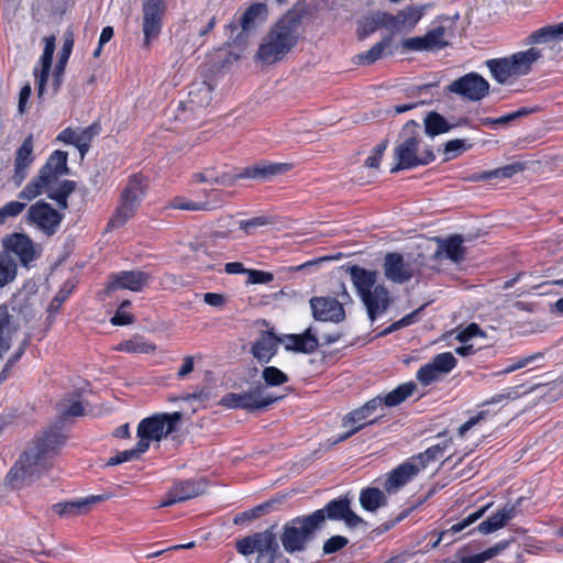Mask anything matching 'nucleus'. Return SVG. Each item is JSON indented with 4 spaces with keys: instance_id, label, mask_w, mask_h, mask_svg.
I'll return each instance as SVG.
<instances>
[{
    "instance_id": "obj_1",
    "label": "nucleus",
    "mask_w": 563,
    "mask_h": 563,
    "mask_svg": "<svg viewBox=\"0 0 563 563\" xmlns=\"http://www.w3.org/2000/svg\"><path fill=\"white\" fill-rule=\"evenodd\" d=\"M65 442V437L57 430H49L35 440L14 464L7 475L8 483L13 488H21L24 485L38 478L52 466V460L56 451Z\"/></svg>"
},
{
    "instance_id": "obj_2",
    "label": "nucleus",
    "mask_w": 563,
    "mask_h": 563,
    "mask_svg": "<svg viewBox=\"0 0 563 563\" xmlns=\"http://www.w3.org/2000/svg\"><path fill=\"white\" fill-rule=\"evenodd\" d=\"M69 168L67 166V153L64 151L53 152L45 165L42 166L37 177L31 180L18 195V197L25 201H31L43 192L55 200L59 208H68V196L76 189V183L73 180H63L56 186H53L58 177L68 175Z\"/></svg>"
},
{
    "instance_id": "obj_3",
    "label": "nucleus",
    "mask_w": 563,
    "mask_h": 563,
    "mask_svg": "<svg viewBox=\"0 0 563 563\" xmlns=\"http://www.w3.org/2000/svg\"><path fill=\"white\" fill-rule=\"evenodd\" d=\"M300 24L297 11L287 12L264 36L257 51L258 59L268 65L282 60L296 45Z\"/></svg>"
},
{
    "instance_id": "obj_4",
    "label": "nucleus",
    "mask_w": 563,
    "mask_h": 563,
    "mask_svg": "<svg viewBox=\"0 0 563 563\" xmlns=\"http://www.w3.org/2000/svg\"><path fill=\"white\" fill-rule=\"evenodd\" d=\"M347 272L366 308L368 318L374 322L377 316L384 313L391 302L388 289L383 284H377L378 273L376 271L353 265L347 268Z\"/></svg>"
},
{
    "instance_id": "obj_5",
    "label": "nucleus",
    "mask_w": 563,
    "mask_h": 563,
    "mask_svg": "<svg viewBox=\"0 0 563 563\" xmlns=\"http://www.w3.org/2000/svg\"><path fill=\"white\" fill-rule=\"evenodd\" d=\"M420 142L419 124L413 120L408 121L401 130L399 143L394 150L397 164L390 169L391 173L419 165H428L434 161L433 151L428 146L420 150Z\"/></svg>"
},
{
    "instance_id": "obj_6",
    "label": "nucleus",
    "mask_w": 563,
    "mask_h": 563,
    "mask_svg": "<svg viewBox=\"0 0 563 563\" xmlns=\"http://www.w3.org/2000/svg\"><path fill=\"white\" fill-rule=\"evenodd\" d=\"M322 528V515L312 512L287 521L279 534L280 543L288 554L302 553Z\"/></svg>"
},
{
    "instance_id": "obj_7",
    "label": "nucleus",
    "mask_w": 563,
    "mask_h": 563,
    "mask_svg": "<svg viewBox=\"0 0 563 563\" xmlns=\"http://www.w3.org/2000/svg\"><path fill=\"white\" fill-rule=\"evenodd\" d=\"M541 57V51L531 47L507 57L487 59L485 65L489 69L493 78L498 84L504 85L512 78L528 75L532 70L533 64Z\"/></svg>"
},
{
    "instance_id": "obj_8",
    "label": "nucleus",
    "mask_w": 563,
    "mask_h": 563,
    "mask_svg": "<svg viewBox=\"0 0 563 563\" xmlns=\"http://www.w3.org/2000/svg\"><path fill=\"white\" fill-rule=\"evenodd\" d=\"M146 189L147 183L143 176L135 174L129 178L121 194L120 205L108 223V229L121 228L134 216Z\"/></svg>"
},
{
    "instance_id": "obj_9",
    "label": "nucleus",
    "mask_w": 563,
    "mask_h": 563,
    "mask_svg": "<svg viewBox=\"0 0 563 563\" xmlns=\"http://www.w3.org/2000/svg\"><path fill=\"white\" fill-rule=\"evenodd\" d=\"M424 265L422 254L404 255L398 252L387 253L384 257L383 269L386 279L395 284H405L420 275Z\"/></svg>"
},
{
    "instance_id": "obj_10",
    "label": "nucleus",
    "mask_w": 563,
    "mask_h": 563,
    "mask_svg": "<svg viewBox=\"0 0 563 563\" xmlns=\"http://www.w3.org/2000/svg\"><path fill=\"white\" fill-rule=\"evenodd\" d=\"M181 419L183 413L179 411L157 413L143 419L137 426L139 442L145 443L144 449L147 451L152 441H161L176 432Z\"/></svg>"
},
{
    "instance_id": "obj_11",
    "label": "nucleus",
    "mask_w": 563,
    "mask_h": 563,
    "mask_svg": "<svg viewBox=\"0 0 563 563\" xmlns=\"http://www.w3.org/2000/svg\"><path fill=\"white\" fill-rule=\"evenodd\" d=\"M279 398L266 395L265 387L257 385L243 393H229L224 395L220 400V405L229 409H243L253 412L267 408Z\"/></svg>"
},
{
    "instance_id": "obj_12",
    "label": "nucleus",
    "mask_w": 563,
    "mask_h": 563,
    "mask_svg": "<svg viewBox=\"0 0 563 563\" xmlns=\"http://www.w3.org/2000/svg\"><path fill=\"white\" fill-rule=\"evenodd\" d=\"M489 82L477 73H468L453 80L446 90L466 101H481L489 95Z\"/></svg>"
},
{
    "instance_id": "obj_13",
    "label": "nucleus",
    "mask_w": 563,
    "mask_h": 563,
    "mask_svg": "<svg viewBox=\"0 0 563 563\" xmlns=\"http://www.w3.org/2000/svg\"><path fill=\"white\" fill-rule=\"evenodd\" d=\"M151 278L148 273L142 271H124L112 274L103 291L99 294V297L104 300V296L118 289H129L136 292L142 291L143 288L147 286Z\"/></svg>"
},
{
    "instance_id": "obj_14",
    "label": "nucleus",
    "mask_w": 563,
    "mask_h": 563,
    "mask_svg": "<svg viewBox=\"0 0 563 563\" xmlns=\"http://www.w3.org/2000/svg\"><path fill=\"white\" fill-rule=\"evenodd\" d=\"M26 220L45 234L53 235L57 231L63 216L49 203L37 201L29 208Z\"/></svg>"
},
{
    "instance_id": "obj_15",
    "label": "nucleus",
    "mask_w": 563,
    "mask_h": 563,
    "mask_svg": "<svg viewBox=\"0 0 563 563\" xmlns=\"http://www.w3.org/2000/svg\"><path fill=\"white\" fill-rule=\"evenodd\" d=\"M314 512L322 515V526L327 519L343 521L349 528L365 525V521L351 509V499L347 495L329 501L322 509Z\"/></svg>"
},
{
    "instance_id": "obj_16",
    "label": "nucleus",
    "mask_w": 563,
    "mask_h": 563,
    "mask_svg": "<svg viewBox=\"0 0 563 563\" xmlns=\"http://www.w3.org/2000/svg\"><path fill=\"white\" fill-rule=\"evenodd\" d=\"M165 10L166 4L164 0H144L142 26L144 45L146 47H148L151 42L161 33Z\"/></svg>"
},
{
    "instance_id": "obj_17",
    "label": "nucleus",
    "mask_w": 563,
    "mask_h": 563,
    "mask_svg": "<svg viewBox=\"0 0 563 563\" xmlns=\"http://www.w3.org/2000/svg\"><path fill=\"white\" fill-rule=\"evenodd\" d=\"M2 245V251L10 255L11 253L15 254L23 266H29L38 256L33 241L23 233H13L5 236Z\"/></svg>"
},
{
    "instance_id": "obj_18",
    "label": "nucleus",
    "mask_w": 563,
    "mask_h": 563,
    "mask_svg": "<svg viewBox=\"0 0 563 563\" xmlns=\"http://www.w3.org/2000/svg\"><path fill=\"white\" fill-rule=\"evenodd\" d=\"M312 316L319 321L339 323L345 319L342 302L332 297H313L310 299Z\"/></svg>"
},
{
    "instance_id": "obj_19",
    "label": "nucleus",
    "mask_w": 563,
    "mask_h": 563,
    "mask_svg": "<svg viewBox=\"0 0 563 563\" xmlns=\"http://www.w3.org/2000/svg\"><path fill=\"white\" fill-rule=\"evenodd\" d=\"M422 16V12L416 8L407 7L397 14L382 13L380 23L391 33H401L412 30Z\"/></svg>"
},
{
    "instance_id": "obj_20",
    "label": "nucleus",
    "mask_w": 563,
    "mask_h": 563,
    "mask_svg": "<svg viewBox=\"0 0 563 563\" xmlns=\"http://www.w3.org/2000/svg\"><path fill=\"white\" fill-rule=\"evenodd\" d=\"M446 45L444 26H437L423 36L406 38L402 42V47L408 51H433Z\"/></svg>"
},
{
    "instance_id": "obj_21",
    "label": "nucleus",
    "mask_w": 563,
    "mask_h": 563,
    "mask_svg": "<svg viewBox=\"0 0 563 563\" xmlns=\"http://www.w3.org/2000/svg\"><path fill=\"white\" fill-rule=\"evenodd\" d=\"M273 529L274 527H271V529L253 534L256 552L260 556L268 555L271 563H289L288 559L279 551V544Z\"/></svg>"
},
{
    "instance_id": "obj_22",
    "label": "nucleus",
    "mask_w": 563,
    "mask_h": 563,
    "mask_svg": "<svg viewBox=\"0 0 563 563\" xmlns=\"http://www.w3.org/2000/svg\"><path fill=\"white\" fill-rule=\"evenodd\" d=\"M282 343L287 351L311 354L319 347V341L312 328H308L301 334H285L282 335Z\"/></svg>"
},
{
    "instance_id": "obj_23",
    "label": "nucleus",
    "mask_w": 563,
    "mask_h": 563,
    "mask_svg": "<svg viewBox=\"0 0 563 563\" xmlns=\"http://www.w3.org/2000/svg\"><path fill=\"white\" fill-rule=\"evenodd\" d=\"M280 339L282 336H278L274 329L263 331L252 345L253 356L261 363H268L276 354L278 344L282 343Z\"/></svg>"
},
{
    "instance_id": "obj_24",
    "label": "nucleus",
    "mask_w": 563,
    "mask_h": 563,
    "mask_svg": "<svg viewBox=\"0 0 563 563\" xmlns=\"http://www.w3.org/2000/svg\"><path fill=\"white\" fill-rule=\"evenodd\" d=\"M33 135H27L16 151L14 159L13 181L20 186L27 175V168L34 161L33 156Z\"/></svg>"
},
{
    "instance_id": "obj_25",
    "label": "nucleus",
    "mask_w": 563,
    "mask_h": 563,
    "mask_svg": "<svg viewBox=\"0 0 563 563\" xmlns=\"http://www.w3.org/2000/svg\"><path fill=\"white\" fill-rule=\"evenodd\" d=\"M438 249L433 253L434 260H439L442 256H445L454 263H460L464 260L465 247L463 246L461 236L454 235L446 240L438 239Z\"/></svg>"
},
{
    "instance_id": "obj_26",
    "label": "nucleus",
    "mask_w": 563,
    "mask_h": 563,
    "mask_svg": "<svg viewBox=\"0 0 563 563\" xmlns=\"http://www.w3.org/2000/svg\"><path fill=\"white\" fill-rule=\"evenodd\" d=\"M369 417H371V415L364 410L363 406L351 411L350 413H347L343 418L342 426L345 428H347V427H353V428H351L349 431H346L345 433L340 435L335 441L332 442V444H335V443H339V442H342V441L349 439L350 437H352L353 434H355L356 432L362 430L364 427H366L368 424H373L377 421L376 418L367 421V419Z\"/></svg>"
},
{
    "instance_id": "obj_27",
    "label": "nucleus",
    "mask_w": 563,
    "mask_h": 563,
    "mask_svg": "<svg viewBox=\"0 0 563 563\" xmlns=\"http://www.w3.org/2000/svg\"><path fill=\"white\" fill-rule=\"evenodd\" d=\"M45 47L41 56V70H35V76L38 78L37 97L42 98L45 91L46 81L52 68L53 55L55 51V36L51 35L44 38Z\"/></svg>"
},
{
    "instance_id": "obj_28",
    "label": "nucleus",
    "mask_w": 563,
    "mask_h": 563,
    "mask_svg": "<svg viewBox=\"0 0 563 563\" xmlns=\"http://www.w3.org/2000/svg\"><path fill=\"white\" fill-rule=\"evenodd\" d=\"M290 167L287 163L261 164L244 168L239 177L268 180L276 175L287 173Z\"/></svg>"
},
{
    "instance_id": "obj_29",
    "label": "nucleus",
    "mask_w": 563,
    "mask_h": 563,
    "mask_svg": "<svg viewBox=\"0 0 563 563\" xmlns=\"http://www.w3.org/2000/svg\"><path fill=\"white\" fill-rule=\"evenodd\" d=\"M419 473V466L417 463L408 461L404 464L399 465L395 468L389 475L388 479L385 483V488L387 492H395L399 487L407 484L411 478H413Z\"/></svg>"
},
{
    "instance_id": "obj_30",
    "label": "nucleus",
    "mask_w": 563,
    "mask_h": 563,
    "mask_svg": "<svg viewBox=\"0 0 563 563\" xmlns=\"http://www.w3.org/2000/svg\"><path fill=\"white\" fill-rule=\"evenodd\" d=\"M515 516L516 507L514 505H506L488 519L481 522L476 530L482 534H489L501 529Z\"/></svg>"
},
{
    "instance_id": "obj_31",
    "label": "nucleus",
    "mask_w": 563,
    "mask_h": 563,
    "mask_svg": "<svg viewBox=\"0 0 563 563\" xmlns=\"http://www.w3.org/2000/svg\"><path fill=\"white\" fill-rule=\"evenodd\" d=\"M102 499L101 496H90L79 500L56 504L53 509L59 516L74 517L88 512L93 504Z\"/></svg>"
},
{
    "instance_id": "obj_32",
    "label": "nucleus",
    "mask_w": 563,
    "mask_h": 563,
    "mask_svg": "<svg viewBox=\"0 0 563 563\" xmlns=\"http://www.w3.org/2000/svg\"><path fill=\"white\" fill-rule=\"evenodd\" d=\"M15 333L16 328L12 324V316L9 313L8 307L0 306V357H3L11 349Z\"/></svg>"
},
{
    "instance_id": "obj_33",
    "label": "nucleus",
    "mask_w": 563,
    "mask_h": 563,
    "mask_svg": "<svg viewBox=\"0 0 563 563\" xmlns=\"http://www.w3.org/2000/svg\"><path fill=\"white\" fill-rule=\"evenodd\" d=\"M213 86L207 80H196L189 86L188 102L197 108H206L212 101Z\"/></svg>"
},
{
    "instance_id": "obj_34",
    "label": "nucleus",
    "mask_w": 563,
    "mask_h": 563,
    "mask_svg": "<svg viewBox=\"0 0 563 563\" xmlns=\"http://www.w3.org/2000/svg\"><path fill=\"white\" fill-rule=\"evenodd\" d=\"M207 482L202 478L186 479L177 482L172 489L179 498L180 503L202 495L207 489Z\"/></svg>"
},
{
    "instance_id": "obj_35",
    "label": "nucleus",
    "mask_w": 563,
    "mask_h": 563,
    "mask_svg": "<svg viewBox=\"0 0 563 563\" xmlns=\"http://www.w3.org/2000/svg\"><path fill=\"white\" fill-rule=\"evenodd\" d=\"M57 411L63 420L84 416L85 407L82 405V401L80 400V394L75 391L73 394L65 396L57 404Z\"/></svg>"
},
{
    "instance_id": "obj_36",
    "label": "nucleus",
    "mask_w": 563,
    "mask_h": 563,
    "mask_svg": "<svg viewBox=\"0 0 563 563\" xmlns=\"http://www.w3.org/2000/svg\"><path fill=\"white\" fill-rule=\"evenodd\" d=\"M387 498L383 490L375 487L362 489L360 494V504L363 509L374 512L386 505Z\"/></svg>"
},
{
    "instance_id": "obj_37",
    "label": "nucleus",
    "mask_w": 563,
    "mask_h": 563,
    "mask_svg": "<svg viewBox=\"0 0 563 563\" xmlns=\"http://www.w3.org/2000/svg\"><path fill=\"white\" fill-rule=\"evenodd\" d=\"M267 8L263 3H254L247 8V10L243 13L240 26L243 32L247 33L253 30L257 22L264 21L266 19Z\"/></svg>"
},
{
    "instance_id": "obj_38",
    "label": "nucleus",
    "mask_w": 563,
    "mask_h": 563,
    "mask_svg": "<svg viewBox=\"0 0 563 563\" xmlns=\"http://www.w3.org/2000/svg\"><path fill=\"white\" fill-rule=\"evenodd\" d=\"M115 350L126 353L148 354L156 351V345L150 341H146L142 335L136 334L129 340L120 342Z\"/></svg>"
},
{
    "instance_id": "obj_39",
    "label": "nucleus",
    "mask_w": 563,
    "mask_h": 563,
    "mask_svg": "<svg viewBox=\"0 0 563 563\" xmlns=\"http://www.w3.org/2000/svg\"><path fill=\"white\" fill-rule=\"evenodd\" d=\"M488 507L489 505L479 508L477 511L471 514L462 521L453 525L449 530L440 532L438 539L433 542L432 548L438 547L446 536H454L455 533L463 531L465 528L476 522L479 518L484 516Z\"/></svg>"
},
{
    "instance_id": "obj_40",
    "label": "nucleus",
    "mask_w": 563,
    "mask_h": 563,
    "mask_svg": "<svg viewBox=\"0 0 563 563\" xmlns=\"http://www.w3.org/2000/svg\"><path fill=\"white\" fill-rule=\"evenodd\" d=\"M18 264L8 252L0 251V288L14 282Z\"/></svg>"
},
{
    "instance_id": "obj_41",
    "label": "nucleus",
    "mask_w": 563,
    "mask_h": 563,
    "mask_svg": "<svg viewBox=\"0 0 563 563\" xmlns=\"http://www.w3.org/2000/svg\"><path fill=\"white\" fill-rule=\"evenodd\" d=\"M416 389L417 385L413 382L401 384L383 397L384 405L386 407L398 406L410 397Z\"/></svg>"
},
{
    "instance_id": "obj_42",
    "label": "nucleus",
    "mask_w": 563,
    "mask_h": 563,
    "mask_svg": "<svg viewBox=\"0 0 563 563\" xmlns=\"http://www.w3.org/2000/svg\"><path fill=\"white\" fill-rule=\"evenodd\" d=\"M552 40L563 41V22L541 27L529 36L531 43H545Z\"/></svg>"
},
{
    "instance_id": "obj_43",
    "label": "nucleus",
    "mask_w": 563,
    "mask_h": 563,
    "mask_svg": "<svg viewBox=\"0 0 563 563\" xmlns=\"http://www.w3.org/2000/svg\"><path fill=\"white\" fill-rule=\"evenodd\" d=\"M451 129L452 125L437 112H430L424 119V131L430 136L445 133Z\"/></svg>"
},
{
    "instance_id": "obj_44",
    "label": "nucleus",
    "mask_w": 563,
    "mask_h": 563,
    "mask_svg": "<svg viewBox=\"0 0 563 563\" xmlns=\"http://www.w3.org/2000/svg\"><path fill=\"white\" fill-rule=\"evenodd\" d=\"M100 130L101 128L99 123H92L91 125L77 132L76 147L79 150L81 158L88 152L92 139L99 134Z\"/></svg>"
},
{
    "instance_id": "obj_45",
    "label": "nucleus",
    "mask_w": 563,
    "mask_h": 563,
    "mask_svg": "<svg viewBox=\"0 0 563 563\" xmlns=\"http://www.w3.org/2000/svg\"><path fill=\"white\" fill-rule=\"evenodd\" d=\"M390 45V40L386 38L378 43H376L374 46H372L367 52L358 54L356 56L357 63L361 65H371L382 58L383 53L386 48H388Z\"/></svg>"
},
{
    "instance_id": "obj_46",
    "label": "nucleus",
    "mask_w": 563,
    "mask_h": 563,
    "mask_svg": "<svg viewBox=\"0 0 563 563\" xmlns=\"http://www.w3.org/2000/svg\"><path fill=\"white\" fill-rule=\"evenodd\" d=\"M536 112V109L533 108H521L515 112H511L509 114L503 115L497 119L493 118H483L481 119V122L483 125H507L510 122L515 121L516 119H519L521 117H526L528 114H531Z\"/></svg>"
},
{
    "instance_id": "obj_47",
    "label": "nucleus",
    "mask_w": 563,
    "mask_h": 563,
    "mask_svg": "<svg viewBox=\"0 0 563 563\" xmlns=\"http://www.w3.org/2000/svg\"><path fill=\"white\" fill-rule=\"evenodd\" d=\"M445 450V445H433L427 449L424 452L413 456L411 462L417 463L419 466V472L428 466V464L434 460H437Z\"/></svg>"
},
{
    "instance_id": "obj_48",
    "label": "nucleus",
    "mask_w": 563,
    "mask_h": 563,
    "mask_svg": "<svg viewBox=\"0 0 563 563\" xmlns=\"http://www.w3.org/2000/svg\"><path fill=\"white\" fill-rule=\"evenodd\" d=\"M144 448L145 443L137 442L135 448L119 452L117 455L110 457L107 465H118L132 460H137L144 452H146Z\"/></svg>"
},
{
    "instance_id": "obj_49",
    "label": "nucleus",
    "mask_w": 563,
    "mask_h": 563,
    "mask_svg": "<svg viewBox=\"0 0 563 563\" xmlns=\"http://www.w3.org/2000/svg\"><path fill=\"white\" fill-rule=\"evenodd\" d=\"M442 375L450 373L456 366V358L452 353H440L430 362Z\"/></svg>"
},
{
    "instance_id": "obj_50",
    "label": "nucleus",
    "mask_w": 563,
    "mask_h": 563,
    "mask_svg": "<svg viewBox=\"0 0 563 563\" xmlns=\"http://www.w3.org/2000/svg\"><path fill=\"white\" fill-rule=\"evenodd\" d=\"M262 377L268 386H280L288 382V376L275 366L265 367Z\"/></svg>"
},
{
    "instance_id": "obj_51",
    "label": "nucleus",
    "mask_w": 563,
    "mask_h": 563,
    "mask_svg": "<svg viewBox=\"0 0 563 563\" xmlns=\"http://www.w3.org/2000/svg\"><path fill=\"white\" fill-rule=\"evenodd\" d=\"M26 207L25 202L10 201L0 208V225L9 218L18 217Z\"/></svg>"
},
{
    "instance_id": "obj_52",
    "label": "nucleus",
    "mask_w": 563,
    "mask_h": 563,
    "mask_svg": "<svg viewBox=\"0 0 563 563\" xmlns=\"http://www.w3.org/2000/svg\"><path fill=\"white\" fill-rule=\"evenodd\" d=\"M387 145H388V141L387 140H384L379 144H377L373 148L372 154L366 158L364 165L367 168L378 169V167L380 165V162H382V158L384 156V153H385V151L387 148Z\"/></svg>"
},
{
    "instance_id": "obj_53",
    "label": "nucleus",
    "mask_w": 563,
    "mask_h": 563,
    "mask_svg": "<svg viewBox=\"0 0 563 563\" xmlns=\"http://www.w3.org/2000/svg\"><path fill=\"white\" fill-rule=\"evenodd\" d=\"M442 376L441 372H439L431 363L422 366L417 373V379L424 386L435 382Z\"/></svg>"
},
{
    "instance_id": "obj_54",
    "label": "nucleus",
    "mask_w": 563,
    "mask_h": 563,
    "mask_svg": "<svg viewBox=\"0 0 563 563\" xmlns=\"http://www.w3.org/2000/svg\"><path fill=\"white\" fill-rule=\"evenodd\" d=\"M382 13L383 12H376L364 20L362 31H358V37L361 40L375 32L377 29L384 27L383 23H380V20H383Z\"/></svg>"
},
{
    "instance_id": "obj_55",
    "label": "nucleus",
    "mask_w": 563,
    "mask_h": 563,
    "mask_svg": "<svg viewBox=\"0 0 563 563\" xmlns=\"http://www.w3.org/2000/svg\"><path fill=\"white\" fill-rule=\"evenodd\" d=\"M420 312V309H417L412 311L411 313L405 316L400 320L391 323L389 327H387L385 330L380 332V336H385L387 334H390L401 328L408 327L417 321L418 314Z\"/></svg>"
},
{
    "instance_id": "obj_56",
    "label": "nucleus",
    "mask_w": 563,
    "mask_h": 563,
    "mask_svg": "<svg viewBox=\"0 0 563 563\" xmlns=\"http://www.w3.org/2000/svg\"><path fill=\"white\" fill-rule=\"evenodd\" d=\"M172 206H173V208L179 209V210H191V211L210 210V206L208 202H194V201L187 200L183 197L175 198Z\"/></svg>"
},
{
    "instance_id": "obj_57",
    "label": "nucleus",
    "mask_w": 563,
    "mask_h": 563,
    "mask_svg": "<svg viewBox=\"0 0 563 563\" xmlns=\"http://www.w3.org/2000/svg\"><path fill=\"white\" fill-rule=\"evenodd\" d=\"M523 170V164L521 163H512L509 165H505L503 167L490 170L492 178H511L516 174Z\"/></svg>"
},
{
    "instance_id": "obj_58",
    "label": "nucleus",
    "mask_w": 563,
    "mask_h": 563,
    "mask_svg": "<svg viewBox=\"0 0 563 563\" xmlns=\"http://www.w3.org/2000/svg\"><path fill=\"white\" fill-rule=\"evenodd\" d=\"M349 543V540L342 536H333L323 543V553L332 554L343 549Z\"/></svg>"
},
{
    "instance_id": "obj_59",
    "label": "nucleus",
    "mask_w": 563,
    "mask_h": 563,
    "mask_svg": "<svg viewBox=\"0 0 563 563\" xmlns=\"http://www.w3.org/2000/svg\"><path fill=\"white\" fill-rule=\"evenodd\" d=\"M507 542L497 543L494 547L483 551L482 553L472 555L474 559V562L476 563H484L487 560H490L498 555L503 550L506 549Z\"/></svg>"
},
{
    "instance_id": "obj_60",
    "label": "nucleus",
    "mask_w": 563,
    "mask_h": 563,
    "mask_svg": "<svg viewBox=\"0 0 563 563\" xmlns=\"http://www.w3.org/2000/svg\"><path fill=\"white\" fill-rule=\"evenodd\" d=\"M475 336H485V333L476 323H471L465 329L457 332L456 340L466 343Z\"/></svg>"
},
{
    "instance_id": "obj_61",
    "label": "nucleus",
    "mask_w": 563,
    "mask_h": 563,
    "mask_svg": "<svg viewBox=\"0 0 563 563\" xmlns=\"http://www.w3.org/2000/svg\"><path fill=\"white\" fill-rule=\"evenodd\" d=\"M74 289V285L71 283H65L63 287L59 289V291L55 295L53 298L49 310H57L60 305L67 299V297L70 295V292Z\"/></svg>"
},
{
    "instance_id": "obj_62",
    "label": "nucleus",
    "mask_w": 563,
    "mask_h": 563,
    "mask_svg": "<svg viewBox=\"0 0 563 563\" xmlns=\"http://www.w3.org/2000/svg\"><path fill=\"white\" fill-rule=\"evenodd\" d=\"M543 358V354L542 353H534L532 355H529V356H526V357H522L520 360H518L516 363L509 365L508 367H506L501 373L503 374H509V373H512L517 369H520L522 367H526L528 365H530L531 363H533L534 361H538V360H541Z\"/></svg>"
},
{
    "instance_id": "obj_63",
    "label": "nucleus",
    "mask_w": 563,
    "mask_h": 563,
    "mask_svg": "<svg viewBox=\"0 0 563 563\" xmlns=\"http://www.w3.org/2000/svg\"><path fill=\"white\" fill-rule=\"evenodd\" d=\"M73 46H74L73 33L68 32L67 34H65L63 47L59 52L57 64L67 65V62H68L69 56L73 51Z\"/></svg>"
},
{
    "instance_id": "obj_64",
    "label": "nucleus",
    "mask_w": 563,
    "mask_h": 563,
    "mask_svg": "<svg viewBox=\"0 0 563 563\" xmlns=\"http://www.w3.org/2000/svg\"><path fill=\"white\" fill-rule=\"evenodd\" d=\"M247 274L250 284H268L274 279L273 274L263 271L251 269Z\"/></svg>"
}]
</instances>
